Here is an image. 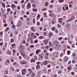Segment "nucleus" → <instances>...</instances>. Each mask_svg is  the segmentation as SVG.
Segmentation results:
<instances>
[{
    "label": "nucleus",
    "mask_w": 77,
    "mask_h": 77,
    "mask_svg": "<svg viewBox=\"0 0 77 77\" xmlns=\"http://www.w3.org/2000/svg\"><path fill=\"white\" fill-rule=\"evenodd\" d=\"M53 7V5H52L49 6L50 8H52Z\"/></svg>",
    "instance_id": "nucleus-47"
},
{
    "label": "nucleus",
    "mask_w": 77,
    "mask_h": 77,
    "mask_svg": "<svg viewBox=\"0 0 77 77\" xmlns=\"http://www.w3.org/2000/svg\"><path fill=\"white\" fill-rule=\"evenodd\" d=\"M43 15H44L45 17H47V13L45 12L43 13Z\"/></svg>",
    "instance_id": "nucleus-22"
},
{
    "label": "nucleus",
    "mask_w": 77,
    "mask_h": 77,
    "mask_svg": "<svg viewBox=\"0 0 77 77\" xmlns=\"http://www.w3.org/2000/svg\"><path fill=\"white\" fill-rule=\"evenodd\" d=\"M21 8H20V6H18L17 7V9H20Z\"/></svg>",
    "instance_id": "nucleus-64"
},
{
    "label": "nucleus",
    "mask_w": 77,
    "mask_h": 77,
    "mask_svg": "<svg viewBox=\"0 0 77 77\" xmlns=\"http://www.w3.org/2000/svg\"><path fill=\"white\" fill-rule=\"evenodd\" d=\"M40 17H41V15H40V14H38L37 17H38V18H40Z\"/></svg>",
    "instance_id": "nucleus-51"
},
{
    "label": "nucleus",
    "mask_w": 77,
    "mask_h": 77,
    "mask_svg": "<svg viewBox=\"0 0 77 77\" xmlns=\"http://www.w3.org/2000/svg\"><path fill=\"white\" fill-rule=\"evenodd\" d=\"M2 6H3V7H4V8H5V3H2Z\"/></svg>",
    "instance_id": "nucleus-26"
},
{
    "label": "nucleus",
    "mask_w": 77,
    "mask_h": 77,
    "mask_svg": "<svg viewBox=\"0 0 77 77\" xmlns=\"http://www.w3.org/2000/svg\"><path fill=\"white\" fill-rule=\"evenodd\" d=\"M65 58L64 61L65 62H67V61H68V57L66 56H65Z\"/></svg>",
    "instance_id": "nucleus-9"
},
{
    "label": "nucleus",
    "mask_w": 77,
    "mask_h": 77,
    "mask_svg": "<svg viewBox=\"0 0 77 77\" xmlns=\"http://www.w3.org/2000/svg\"><path fill=\"white\" fill-rule=\"evenodd\" d=\"M60 3H62L63 1H64V0H58Z\"/></svg>",
    "instance_id": "nucleus-33"
},
{
    "label": "nucleus",
    "mask_w": 77,
    "mask_h": 77,
    "mask_svg": "<svg viewBox=\"0 0 77 77\" xmlns=\"http://www.w3.org/2000/svg\"><path fill=\"white\" fill-rule=\"evenodd\" d=\"M40 51H41V50H40V49H38L36 50L35 53L36 54H39V53H40Z\"/></svg>",
    "instance_id": "nucleus-8"
},
{
    "label": "nucleus",
    "mask_w": 77,
    "mask_h": 77,
    "mask_svg": "<svg viewBox=\"0 0 77 77\" xmlns=\"http://www.w3.org/2000/svg\"><path fill=\"white\" fill-rule=\"evenodd\" d=\"M4 74H8V72L7 71H5Z\"/></svg>",
    "instance_id": "nucleus-52"
},
{
    "label": "nucleus",
    "mask_w": 77,
    "mask_h": 77,
    "mask_svg": "<svg viewBox=\"0 0 77 77\" xmlns=\"http://www.w3.org/2000/svg\"><path fill=\"white\" fill-rule=\"evenodd\" d=\"M35 35H37L38 36H39V34L38 33H35Z\"/></svg>",
    "instance_id": "nucleus-59"
},
{
    "label": "nucleus",
    "mask_w": 77,
    "mask_h": 77,
    "mask_svg": "<svg viewBox=\"0 0 77 77\" xmlns=\"http://www.w3.org/2000/svg\"><path fill=\"white\" fill-rule=\"evenodd\" d=\"M53 56L54 57H57L58 56V54L57 53H54L53 54Z\"/></svg>",
    "instance_id": "nucleus-7"
},
{
    "label": "nucleus",
    "mask_w": 77,
    "mask_h": 77,
    "mask_svg": "<svg viewBox=\"0 0 77 77\" xmlns=\"http://www.w3.org/2000/svg\"><path fill=\"white\" fill-rule=\"evenodd\" d=\"M16 50L15 49H14L13 50V51L14 53H17V52L16 51Z\"/></svg>",
    "instance_id": "nucleus-37"
},
{
    "label": "nucleus",
    "mask_w": 77,
    "mask_h": 77,
    "mask_svg": "<svg viewBox=\"0 0 77 77\" xmlns=\"http://www.w3.org/2000/svg\"><path fill=\"white\" fill-rule=\"evenodd\" d=\"M39 67H40V66H39V65L37 66H36V69H38V68H39Z\"/></svg>",
    "instance_id": "nucleus-27"
},
{
    "label": "nucleus",
    "mask_w": 77,
    "mask_h": 77,
    "mask_svg": "<svg viewBox=\"0 0 77 77\" xmlns=\"http://www.w3.org/2000/svg\"><path fill=\"white\" fill-rule=\"evenodd\" d=\"M62 18H60L59 19V21L60 22V23H62Z\"/></svg>",
    "instance_id": "nucleus-18"
},
{
    "label": "nucleus",
    "mask_w": 77,
    "mask_h": 77,
    "mask_svg": "<svg viewBox=\"0 0 77 77\" xmlns=\"http://www.w3.org/2000/svg\"><path fill=\"white\" fill-rule=\"evenodd\" d=\"M51 72V69H49L48 72V74H49V73H50Z\"/></svg>",
    "instance_id": "nucleus-23"
},
{
    "label": "nucleus",
    "mask_w": 77,
    "mask_h": 77,
    "mask_svg": "<svg viewBox=\"0 0 77 77\" xmlns=\"http://www.w3.org/2000/svg\"><path fill=\"white\" fill-rule=\"evenodd\" d=\"M51 17H54V14H52L51 15Z\"/></svg>",
    "instance_id": "nucleus-29"
},
{
    "label": "nucleus",
    "mask_w": 77,
    "mask_h": 77,
    "mask_svg": "<svg viewBox=\"0 0 77 77\" xmlns=\"http://www.w3.org/2000/svg\"><path fill=\"white\" fill-rule=\"evenodd\" d=\"M20 48H23V47H24V45H21L20 46Z\"/></svg>",
    "instance_id": "nucleus-30"
},
{
    "label": "nucleus",
    "mask_w": 77,
    "mask_h": 77,
    "mask_svg": "<svg viewBox=\"0 0 77 77\" xmlns=\"http://www.w3.org/2000/svg\"><path fill=\"white\" fill-rule=\"evenodd\" d=\"M63 39V38L62 37H60L59 38V41H61V40Z\"/></svg>",
    "instance_id": "nucleus-44"
},
{
    "label": "nucleus",
    "mask_w": 77,
    "mask_h": 77,
    "mask_svg": "<svg viewBox=\"0 0 77 77\" xmlns=\"http://www.w3.org/2000/svg\"><path fill=\"white\" fill-rule=\"evenodd\" d=\"M14 3L15 4H18V2L17 1H15L14 2Z\"/></svg>",
    "instance_id": "nucleus-63"
},
{
    "label": "nucleus",
    "mask_w": 77,
    "mask_h": 77,
    "mask_svg": "<svg viewBox=\"0 0 77 77\" xmlns=\"http://www.w3.org/2000/svg\"><path fill=\"white\" fill-rule=\"evenodd\" d=\"M8 26V24L6 23L4 24V27H6Z\"/></svg>",
    "instance_id": "nucleus-49"
},
{
    "label": "nucleus",
    "mask_w": 77,
    "mask_h": 77,
    "mask_svg": "<svg viewBox=\"0 0 77 77\" xmlns=\"http://www.w3.org/2000/svg\"><path fill=\"white\" fill-rule=\"evenodd\" d=\"M41 75L40 73L39 72H38V73L37 74V77H40Z\"/></svg>",
    "instance_id": "nucleus-12"
},
{
    "label": "nucleus",
    "mask_w": 77,
    "mask_h": 77,
    "mask_svg": "<svg viewBox=\"0 0 77 77\" xmlns=\"http://www.w3.org/2000/svg\"><path fill=\"white\" fill-rule=\"evenodd\" d=\"M26 69H23L21 71L23 72H26Z\"/></svg>",
    "instance_id": "nucleus-17"
},
{
    "label": "nucleus",
    "mask_w": 77,
    "mask_h": 77,
    "mask_svg": "<svg viewBox=\"0 0 77 77\" xmlns=\"http://www.w3.org/2000/svg\"><path fill=\"white\" fill-rule=\"evenodd\" d=\"M37 25L39 26V25H40V22H38L37 23Z\"/></svg>",
    "instance_id": "nucleus-41"
},
{
    "label": "nucleus",
    "mask_w": 77,
    "mask_h": 77,
    "mask_svg": "<svg viewBox=\"0 0 77 77\" xmlns=\"http://www.w3.org/2000/svg\"><path fill=\"white\" fill-rule=\"evenodd\" d=\"M7 45H8V43H5V47H6V46H7Z\"/></svg>",
    "instance_id": "nucleus-42"
},
{
    "label": "nucleus",
    "mask_w": 77,
    "mask_h": 77,
    "mask_svg": "<svg viewBox=\"0 0 77 77\" xmlns=\"http://www.w3.org/2000/svg\"><path fill=\"white\" fill-rule=\"evenodd\" d=\"M7 53L8 54H11V51H7Z\"/></svg>",
    "instance_id": "nucleus-16"
},
{
    "label": "nucleus",
    "mask_w": 77,
    "mask_h": 77,
    "mask_svg": "<svg viewBox=\"0 0 77 77\" xmlns=\"http://www.w3.org/2000/svg\"><path fill=\"white\" fill-rule=\"evenodd\" d=\"M44 38V37L43 36H40L39 37V39H43V38Z\"/></svg>",
    "instance_id": "nucleus-14"
},
{
    "label": "nucleus",
    "mask_w": 77,
    "mask_h": 77,
    "mask_svg": "<svg viewBox=\"0 0 77 77\" xmlns=\"http://www.w3.org/2000/svg\"><path fill=\"white\" fill-rule=\"evenodd\" d=\"M48 2H46L45 3V6H48Z\"/></svg>",
    "instance_id": "nucleus-46"
},
{
    "label": "nucleus",
    "mask_w": 77,
    "mask_h": 77,
    "mask_svg": "<svg viewBox=\"0 0 77 77\" xmlns=\"http://www.w3.org/2000/svg\"><path fill=\"white\" fill-rule=\"evenodd\" d=\"M53 35H54V34L53 33L51 32H50L48 34V38H51L52 37Z\"/></svg>",
    "instance_id": "nucleus-2"
},
{
    "label": "nucleus",
    "mask_w": 77,
    "mask_h": 77,
    "mask_svg": "<svg viewBox=\"0 0 77 77\" xmlns=\"http://www.w3.org/2000/svg\"><path fill=\"white\" fill-rule=\"evenodd\" d=\"M53 20H54V22H56V16H54V17H53L52 18Z\"/></svg>",
    "instance_id": "nucleus-19"
},
{
    "label": "nucleus",
    "mask_w": 77,
    "mask_h": 77,
    "mask_svg": "<svg viewBox=\"0 0 77 77\" xmlns=\"http://www.w3.org/2000/svg\"><path fill=\"white\" fill-rule=\"evenodd\" d=\"M60 44H59L58 42H55L54 43L53 45H55L56 47H57Z\"/></svg>",
    "instance_id": "nucleus-5"
},
{
    "label": "nucleus",
    "mask_w": 77,
    "mask_h": 77,
    "mask_svg": "<svg viewBox=\"0 0 77 77\" xmlns=\"http://www.w3.org/2000/svg\"><path fill=\"white\" fill-rule=\"evenodd\" d=\"M10 68V69H11L12 71H15V69H14V68L12 67L11 66Z\"/></svg>",
    "instance_id": "nucleus-13"
},
{
    "label": "nucleus",
    "mask_w": 77,
    "mask_h": 77,
    "mask_svg": "<svg viewBox=\"0 0 77 77\" xmlns=\"http://www.w3.org/2000/svg\"><path fill=\"white\" fill-rule=\"evenodd\" d=\"M27 23L28 24V25H29L30 24V18H26Z\"/></svg>",
    "instance_id": "nucleus-4"
},
{
    "label": "nucleus",
    "mask_w": 77,
    "mask_h": 77,
    "mask_svg": "<svg viewBox=\"0 0 77 77\" xmlns=\"http://www.w3.org/2000/svg\"><path fill=\"white\" fill-rule=\"evenodd\" d=\"M24 2V0H22L21 1V4H23V3Z\"/></svg>",
    "instance_id": "nucleus-50"
},
{
    "label": "nucleus",
    "mask_w": 77,
    "mask_h": 77,
    "mask_svg": "<svg viewBox=\"0 0 77 77\" xmlns=\"http://www.w3.org/2000/svg\"><path fill=\"white\" fill-rule=\"evenodd\" d=\"M11 43H12L14 42V39L13 38H11Z\"/></svg>",
    "instance_id": "nucleus-32"
},
{
    "label": "nucleus",
    "mask_w": 77,
    "mask_h": 77,
    "mask_svg": "<svg viewBox=\"0 0 77 77\" xmlns=\"http://www.w3.org/2000/svg\"><path fill=\"white\" fill-rule=\"evenodd\" d=\"M35 60H34V59H32V60H31V63H32V62H35Z\"/></svg>",
    "instance_id": "nucleus-20"
},
{
    "label": "nucleus",
    "mask_w": 77,
    "mask_h": 77,
    "mask_svg": "<svg viewBox=\"0 0 77 77\" xmlns=\"http://www.w3.org/2000/svg\"><path fill=\"white\" fill-rule=\"evenodd\" d=\"M32 55H33V53H32L29 54V56L31 57L32 56Z\"/></svg>",
    "instance_id": "nucleus-58"
},
{
    "label": "nucleus",
    "mask_w": 77,
    "mask_h": 77,
    "mask_svg": "<svg viewBox=\"0 0 77 77\" xmlns=\"http://www.w3.org/2000/svg\"><path fill=\"white\" fill-rule=\"evenodd\" d=\"M75 18V17H72L71 19L70 20H73Z\"/></svg>",
    "instance_id": "nucleus-35"
},
{
    "label": "nucleus",
    "mask_w": 77,
    "mask_h": 77,
    "mask_svg": "<svg viewBox=\"0 0 77 77\" xmlns=\"http://www.w3.org/2000/svg\"><path fill=\"white\" fill-rule=\"evenodd\" d=\"M12 27L13 29H14V28H15V26L14 25H12Z\"/></svg>",
    "instance_id": "nucleus-62"
},
{
    "label": "nucleus",
    "mask_w": 77,
    "mask_h": 77,
    "mask_svg": "<svg viewBox=\"0 0 77 77\" xmlns=\"http://www.w3.org/2000/svg\"><path fill=\"white\" fill-rule=\"evenodd\" d=\"M34 57H35V60H37V59H38V57H37L36 56H34Z\"/></svg>",
    "instance_id": "nucleus-39"
},
{
    "label": "nucleus",
    "mask_w": 77,
    "mask_h": 77,
    "mask_svg": "<svg viewBox=\"0 0 77 77\" xmlns=\"http://www.w3.org/2000/svg\"><path fill=\"white\" fill-rule=\"evenodd\" d=\"M45 59H48V57H47V56H45Z\"/></svg>",
    "instance_id": "nucleus-48"
},
{
    "label": "nucleus",
    "mask_w": 77,
    "mask_h": 77,
    "mask_svg": "<svg viewBox=\"0 0 77 77\" xmlns=\"http://www.w3.org/2000/svg\"><path fill=\"white\" fill-rule=\"evenodd\" d=\"M3 31H2L0 32V35H3Z\"/></svg>",
    "instance_id": "nucleus-61"
},
{
    "label": "nucleus",
    "mask_w": 77,
    "mask_h": 77,
    "mask_svg": "<svg viewBox=\"0 0 77 77\" xmlns=\"http://www.w3.org/2000/svg\"><path fill=\"white\" fill-rule=\"evenodd\" d=\"M47 61H45V62H44V64L45 65H47Z\"/></svg>",
    "instance_id": "nucleus-45"
},
{
    "label": "nucleus",
    "mask_w": 77,
    "mask_h": 77,
    "mask_svg": "<svg viewBox=\"0 0 77 77\" xmlns=\"http://www.w3.org/2000/svg\"><path fill=\"white\" fill-rule=\"evenodd\" d=\"M20 63L21 64H23L24 65L26 63V62L25 61L22 60L21 62Z\"/></svg>",
    "instance_id": "nucleus-10"
},
{
    "label": "nucleus",
    "mask_w": 77,
    "mask_h": 77,
    "mask_svg": "<svg viewBox=\"0 0 77 77\" xmlns=\"http://www.w3.org/2000/svg\"><path fill=\"white\" fill-rule=\"evenodd\" d=\"M33 23L34 24H35V19L34 18H33Z\"/></svg>",
    "instance_id": "nucleus-25"
},
{
    "label": "nucleus",
    "mask_w": 77,
    "mask_h": 77,
    "mask_svg": "<svg viewBox=\"0 0 77 77\" xmlns=\"http://www.w3.org/2000/svg\"><path fill=\"white\" fill-rule=\"evenodd\" d=\"M15 6V5L14 4H13L11 5V7L12 8H14V6Z\"/></svg>",
    "instance_id": "nucleus-57"
},
{
    "label": "nucleus",
    "mask_w": 77,
    "mask_h": 77,
    "mask_svg": "<svg viewBox=\"0 0 77 77\" xmlns=\"http://www.w3.org/2000/svg\"><path fill=\"white\" fill-rule=\"evenodd\" d=\"M72 67L71 66H69L68 67V70H71L72 69Z\"/></svg>",
    "instance_id": "nucleus-15"
},
{
    "label": "nucleus",
    "mask_w": 77,
    "mask_h": 77,
    "mask_svg": "<svg viewBox=\"0 0 77 77\" xmlns=\"http://www.w3.org/2000/svg\"><path fill=\"white\" fill-rule=\"evenodd\" d=\"M6 62L8 63H10V60L8 59L7 60Z\"/></svg>",
    "instance_id": "nucleus-36"
},
{
    "label": "nucleus",
    "mask_w": 77,
    "mask_h": 77,
    "mask_svg": "<svg viewBox=\"0 0 77 77\" xmlns=\"http://www.w3.org/2000/svg\"><path fill=\"white\" fill-rule=\"evenodd\" d=\"M52 30L53 31H54V30H55V27H53L52 28Z\"/></svg>",
    "instance_id": "nucleus-60"
},
{
    "label": "nucleus",
    "mask_w": 77,
    "mask_h": 77,
    "mask_svg": "<svg viewBox=\"0 0 77 77\" xmlns=\"http://www.w3.org/2000/svg\"><path fill=\"white\" fill-rule=\"evenodd\" d=\"M61 10H60V9L59 8H58V12L59 13L60 12Z\"/></svg>",
    "instance_id": "nucleus-28"
},
{
    "label": "nucleus",
    "mask_w": 77,
    "mask_h": 77,
    "mask_svg": "<svg viewBox=\"0 0 77 77\" xmlns=\"http://www.w3.org/2000/svg\"><path fill=\"white\" fill-rule=\"evenodd\" d=\"M61 46L59 44L57 46L55 47V50H60L61 49Z\"/></svg>",
    "instance_id": "nucleus-3"
},
{
    "label": "nucleus",
    "mask_w": 77,
    "mask_h": 77,
    "mask_svg": "<svg viewBox=\"0 0 77 77\" xmlns=\"http://www.w3.org/2000/svg\"><path fill=\"white\" fill-rule=\"evenodd\" d=\"M31 30L33 32H35V31H36V30L34 29V28L33 27L31 28Z\"/></svg>",
    "instance_id": "nucleus-21"
},
{
    "label": "nucleus",
    "mask_w": 77,
    "mask_h": 77,
    "mask_svg": "<svg viewBox=\"0 0 77 77\" xmlns=\"http://www.w3.org/2000/svg\"><path fill=\"white\" fill-rule=\"evenodd\" d=\"M13 36V33H11L10 34V37H12Z\"/></svg>",
    "instance_id": "nucleus-54"
},
{
    "label": "nucleus",
    "mask_w": 77,
    "mask_h": 77,
    "mask_svg": "<svg viewBox=\"0 0 77 77\" xmlns=\"http://www.w3.org/2000/svg\"><path fill=\"white\" fill-rule=\"evenodd\" d=\"M22 9H23L24 7H25V5H22L21 6Z\"/></svg>",
    "instance_id": "nucleus-40"
},
{
    "label": "nucleus",
    "mask_w": 77,
    "mask_h": 77,
    "mask_svg": "<svg viewBox=\"0 0 77 77\" xmlns=\"http://www.w3.org/2000/svg\"><path fill=\"white\" fill-rule=\"evenodd\" d=\"M21 26H22V22L21 20H20L18 22V23L17 24L16 27L19 28L21 27Z\"/></svg>",
    "instance_id": "nucleus-1"
},
{
    "label": "nucleus",
    "mask_w": 77,
    "mask_h": 77,
    "mask_svg": "<svg viewBox=\"0 0 77 77\" xmlns=\"http://www.w3.org/2000/svg\"><path fill=\"white\" fill-rule=\"evenodd\" d=\"M27 8L28 9H30L31 8V4L30 3H28L27 4Z\"/></svg>",
    "instance_id": "nucleus-6"
},
{
    "label": "nucleus",
    "mask_w": 77,
    "mask_h": 77,
    "mask_svg": "<svg viewBox=\"0 0 77 77\" xmlns=\"http://www.w3.org/2000/svg\"><path fill=\"white\" fill-rule=\"evenodd\" d=\"M30 48H34V45H30L29 46Z\"/></svg>",
    "instance_id": "nucleus-34"
},
{
    "label": "nucleus",
    "mask_w": 77,
    "mask_h": 77,
    "mask_svg": "<svg viewBox=\"0 0 77 77\" xmlns=\"http://www.w3.org/2000/svg\"><path fill=\"white\" fill-rule=\"evenodd\" d=\"M35 75V73H33L31 75V77H34Z\"/></svg>",
    "instance_id": "nucleus-24"
},
{
    "label": "nucleus",
    "mask_w": 77,
    "mask_h": 77,
    "mask_svg": "<svg viewBox=\"0 0 77 77\" xmlns=\"http://www.w3.org/2000/svg\"><path fill=\"white\" fill-rule=\"evenodd\" d=\"M39 57L41 58V59H43V56L42 55H40Z\"/></svg>",
    "instance_id": "nucleus-43"
},
{
    "label": "nucleus",
    "mask_w": 77,
    "mask_h": 77,
    "mask_svg": "<svg viewBox=\"0 0 77 77\" xmlns=\"http://www.w3.org/2000/svg\"><path fill=\"white\" fill-rule=\"evenodd\" d=\"M70 53H71V52L69 51H67V55H69L70 54Z\"/></svg>",
    "instance_id": "nucleus-31"
},
{
    "label": "nucleus",
    "mask_w": 77,
    "mask_h": 77,
    "mask_svg": "<svg viewBox=\"0 0 77 77\" xmlns=\"http://www.w3.org/2000/svg\"><path fill=\"white\" fill-rule=\"evenodd\" d=\"M7 11L8 12H10L11 11V9L10 8H8L7 9Z\"/></svg>",
    "instance_id": "nucleus-56"
},
{
    "label": "nucleus",
    "mask_w": 77,
    "mask_h": 77,
    "mask_svg": "<svg viewBox=\"0 0 77 77\" xmlns=\"http://www.w3.org/2000/svg\"><path fill=\"white\" fill-rule=\"evenodd\" d=\"M26 14L27 15H29V14H30V13L29 11H27L26 12Z\"/></svg>",
    "instance_id": "nucleus-38"
},
{
    "label": "nucleus",
    "mask_w": 77,
    "mask_h": 77,
    "mask_svg": "<svg viewBox=\"0 0 77 77\" xmlns=\"http://www.w3.org/2000/svg\"><path fill=\"white\" fill-rule=\"evenodd\" d=\"M66 28L67 29H68L69 28V24L68 23H66Z\"/></svg>",
    "instance_id": "nucleus-11"
},
{
    "label": "nucleus",
    "mask_w": 77,
    "mask_h": 77,
    "mask_svg": "<svg viewBox=\"0 0 77 77\" xmlns=\"http://www.w3.org/2000/svg\"><path fill=\"white\" fill-rule=\"evenodd\" d=\"M51 22L52 24V25H54V21L53 20H51Z\"/></svg>",
    "instance_id": "nucleus-55"
},
{
    "label": "nucleus",
    "mask_w": 77,
    "mask_h": 77,
    "mask_svg": "<svg viewBox=\"0 0 77 77\" xmlns=\"http://www.w3.org/2000/svg\"><path fill=\"white\" fill-rule=\"evenodd\" d=\"M75 74V73L74 72H72L71 73V74L72 75H74V74Z\"/></svg>",
    "instance_id": "nucleus-53"
}]
</instances>
